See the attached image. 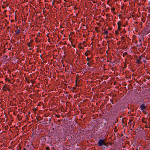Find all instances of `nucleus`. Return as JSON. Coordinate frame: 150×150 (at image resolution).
Masks as SVG:
<instances>
[{"instance_id": "f257e3e1", "label": "nucleus", "mask_w": 150, "mask_h": 150, "mask_svg": "<svg viewBox=\"0 0 150 150\" xmlns=\"http://www.w3.org/2000/svg\"><path fill=\"white\" fill-rule=\"evenodd\" d=\"M97 145L100 146L103 145L106 146V144L105 142V139H100L98 142Z\"/></svg>"}, {"instance_id": "f03ea898", "label": "nucleus", "mask_w": 150, "mask_h": 150, "mask_svg": "<svg viewBox=\"0 0 150 150\" xmlns=\"http://www.w3.org/2000/svg\"><path fill=\"white\" fill-rule=\"evenodd\" d=\"M143 56L142 55H141V56H139V57H138V58L137 59V63L138 64H141L142 63V62L141 61V60L142 59V58H143Z\"/></svg>"}, {"instance_id": "7ed1b4c3", "label": "nucleus", "mask_w": 150, "mask_h": 150, "mask_svg": "<svg viewBox=\"0 0 150 150\" xmlns=\"http://www.w3.org/2000/svg\"><path fill=\"white\" fill-rule=\"evenodd\" d=\"M140 108H141V110L143 111L145 110L146 109V106L144 104H142L141 105H140Z\"/></svg>"}, {"instance_id": "20e7f679", "label": "nucleus", "mask_w": 150, "mask_h": 150, "mask_svg": "<svg viewBox=\"0 0 150 150\" xmlns=\"http://www.w3.org/2000/svg\"><path fill=\"white\" fill-rule=\"evenodd\" d=\"M67 132L68 131H66L65 130L64 131V137H66L69 135V134L68 133V132Z\"/></svg>"}, {"instance_id": "39448f33", "label": "nucleus", "mask_w": 150, "mask_h": 150, "mask_svg": "<svg viewBox=\"0 0 150 150\" xmlns=\"http://www.w3.org/2000/svg\"><path fill=\"white\" fill-rule=\"evenodd\" d=\"M20 32L21 31L20 29L17 28L16 30L15 31V33L17 35H18L20 33Z\"/></svg>"}, {"instance_id": "423d86ee", "label": "nucleus", "mask_w": 150, "mask_h": 150, "mask_svg": "<svg viewBox=\"0 0 150 150\" xmlns=\"http://www.w3.org/2000/svg\"><path fill=\"white\" fill-rule=\"evenodd\" d=\"M67 131L68 132V133H70V134H73L74 133V131H73L72 129H69V131L67 130Z\"/></svg>"}, {"instance_id": "0eeeda50", "label": "nucleus", "mask_w": 150, "mask_h": 150, "mask_svg": "<svg viewBox=\"0 0 150 150\" xmlns=\"http://www.w3.org/2000/svg\"><path fill=\"white\" fill-rule=\"evenodd\" d=\"M90 54V52L89 51L86 52L85 54V55L87 56Z\"/></svg>"}, {"instance_id": "6e6552de", "label": "nucleus", "mask_w": 150, "mask_h": 150, "mask_svg": "<svg viewBox=\"0 0 150 150\" xmlns=\"http://www.w3.org/2000/svg\"><path fill=\"white\" fill-rule=\"evenodd\" d=\"M108 31H107V30H105V31L103 33V34H105V35H107V34H108Z\"/></svg>"}, {"instance_id": "1a4fd4ad", "label": "nucleus", "mask_w": 150, "mask_h": 150, "mask_svg": "<svg viewBox=\"0 0 150 150\" xmlns=\"http://www.w3.org/2000/svg\"><path fill=\"white\" fill-rule=\"evenodd\" d=\"M3 89H4V91H6L8 90V88L7 87H5V86H4L3 87Z\"/></svg>"}, {"instance_id": "9d476101", "label": "nucleus", "mask_w": 150, "mask_h": 150, "mask_svg": "<svg viewBox=\"0 0 150 150\" xmlns=\"http://www.w3.org/2000/svg\"><path fill=\"white\" fill-rule=\"evenodd\" d=\"M86 59H87V60L88 62H91V61H89L90 59H91V58L87 57V58Z\"/></svg>"}, {"instance_id": "9b49d317", "label": "nucleus", "mask_w": 150, "mask_h": 150, "mask_svg": "<svg viewBox=\"0 0 150 150\" xmlns=\"http://www.w3.org/2000/svg\"><path fill=\"white\" fill-rule=\"evenodd\" d=\"M121 21H118L117 23V24L118 25H121Z\"/></svg>"}, {"instance_id": "f8f14e48", "label": "nucleus", "mask_w": 150, "mask_h": 150, "mask_svg": "<svg viewBox=\"0 0 150 150\" xmlns=\"http://www.w3.org/2000/svg\"><path fill=\"white\" fill-rule=\"evenodd\" d=\"M90 62H88L87 63V65L89 67H91L92 64H90Z\"/></svg>"}, {"instance_id": "ddd939ff", "label": "nucleus", "mask_w": 150, "mask_h": 150, "mask_svg": "<svg viewBox=\"0 0 150 150\" xmlns=\"http://www.w3.org/2000/svg\"><path fill=\"white\" fill-rule=\"evenodd\" d=\"M118 30H121V25H118Z\"/></svg>"}, {"instance_id": "4468645a", "label": "nucleus", "mask_w": 150, "mask_h": 150, "mask_svg": "<svg viewBox=\"0 0 150 150\" xmlns=\"http://www.w3.org/2000/svg\"><path fill=\"white\" fill-rule=\"evenodd\" d=\"M127 53L126 52H125L123 54V56L124 57L125 55H127Z\"/></svg>"}, {"instance_id": "2eb2a0df", "label": "nucleus", "mask_w": 150, "mask_h": 150, "mask_svg": "<svg viewBox=\"0 0 150 150\" xmlns=\"http://www.w3.org/2000/svg\"><path fill=\"white\" fill-rule=\"evenodd\" d=\"M142 111V112H143V113L144 114H145V115H146V114H147V112H146V111H145V110H143V111Z\"/></svg>"}, {"instance_id": "dca6fc26", "label": "nucleus", "mask_w": 150, "mask_h": 150, "mask_svg": "<svg viewBox=\"0 0 150 150\" xmlns=\"http://www.w3.org/2000/svg\"><path fill=\"white\" fill-rule=\"evenodd\" d=\"M28 47H31V45L30 44V42L28 44Z\"/></svg>"}, {"instance_id": "f3484780", "label": "nucleus", "mask_w": 150, "mask_h": 150, "mask_svg": "<svg viewBox=\"0 0 150 150\" xmlns=\"http://www.w3.org/2000/svg\"><path fill=\"white\" fill-rule=\"evenodd\" d=\"M4 57V59H6L7 58V56L6 55H5L4 56H3Z\"/></svg>"}, {"instance_id": "a211bd4d", "label": "nucleus", "mask_w": 150, "mask_h": 150, "mask_svg": "<svg viewBox=\"0 0 150 150\" xmlns=\"http://www.w3.org/2000/svg\"><path fill=\"white\" fill-rule=\"evenodd\" d=\"M121 8L122 10H124V6H122Z\"/></svg>"}, {"instance_id": "6ab92c4d", "label": "nucleus", "mask_w": 150, "mask_h": 150, "mask_svg": "<svg viewBox=\"0 0 150 150\" xmlns=\"http://www.w3.org/2000/svg\"><path fill=\"white\" fill-rule=\"evenodd\" d=\"M46 149L47 150H48L49 149V148L48 147H47L46 148Z\"/></svg>"}, {"instance_id": "aec40b11", "label": "nucleus", "mask_w": 150, "mask_h": 150, "mask_svg": "<svg viewBox=\"0 0 150 150\" xmlns=\"http://www.w3.org/2000/svg\"><path fill=\"white\" fill-rule=\"evenodd\" d=\"M115 32L116 34H117V31H115Z\"/></svg>"}, {"instance_id": "412c9836", "label": "nucleus", "mask_w": 150, "mask_h": 150, "mask_svg": "<svg viewBox=\"0 0 150 150\" xmlns=\"http://www.w3.org/2000/svg\"><path fill=\"white\" fill-rule=\"evenodd\" d=\"M77 80L76 81V84H77Z\"/></svg>"}, {"instance_id": "4be33fe9", "label": "nucleus", "mask_w": 150, "mask_h": 150, "mask_svg": "<svg viewBox=\"0 0 150 150\" xmlns=\"http://www.w3.org/2000/svg\"><path fill=\"white\" fill-rule=\"evenodd\" d=\"M64 1H65L66 2H67V1H66V0H64Z\"/></svg>"}, {"instance_id": "5701e85b", "label": "nucleus", "mask_w": 150, "mask_h": 150, "mask_svg": "<svg viewBox=\"0 0 150 150\" xmlns=\"http://www.w3.org/2000/svg\"><path fill=\"white\" fill-rule=\"evenodd\" d=\"M49 121H51V119H50V120H49Z\"/></svg>"}, {"instance_id": "b1692460", "label": "nucleus", "mask_w": 150, "mask_h": 150, "mask_svg": "<svg viewBox=\"0 0 150 150\" xmlns=\"http://www.w3.org/2000/svg\"><path fill=\"white\" fill-rule=\"evenodd\" d=\"M93 2L94 3H96V2Z\"/></svg>"}, {"instance_id": "393cba45", "label": "nucleus", "mask_w": 150, "mask_h": 150, "mask_svg": "<svg viewBox=\"0 0 150 150\" xmlns=\"http://www.w3.org/2000/svg\"><path fill=\"white\" fill-rule=\"evenodd\" d=\"M73 47H74L75 46H73Z\"/></svg>"}, {"instance_id": "a878e982", "label": "nucleus", "mask_w": 150, "mask_h": 150, "mask_svg": "<svg viewBox=\"0 0 150 150\" xmlns=\"http://www.w3.org/2000/svg\"><path fill=\"white\" fill-rule=\"evenodd\" d=\"M71 43L72 45H73L72 43L71 42Z\"/></svg>"}, {"instance_id": "bb28decb", "label": "nucleus", "mask_w": 150, "mask_h": 150, "mask_svg": "<svg viewBox=\"0 0 150 150\" xmlns=\"http://www.w3.org/2000/svg\"><path fill=\"white\" fill-rule=\"evenodd\" d=\"M29 50H31V48H30V49H29Z\"/></svg>"}]
</instances>
